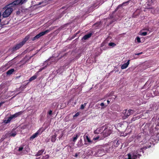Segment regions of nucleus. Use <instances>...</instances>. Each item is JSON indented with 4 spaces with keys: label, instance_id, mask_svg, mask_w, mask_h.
Instances as JSON below:
<instances>
[{
    "label": "nucleus",
    "instance_id": "nucleus-1",
    "mask_svg": "<svg viewBox=\"0 0 159 159\" xmlns=\"http://www.w3.org/2000/svg\"><path fill=\"white\" fill-rule=\"evenodd\" d=\"M28 36H26L23 40L19 43L17 44L14 46L12 48V51L13 52L16 51L21 48L25 44V42L29 39Z\"/></svg>",
    "mask_w": 159,
    "mask_h": 159
},
{
    "label": "nucleus",
    "instance_id": "nucleus-2",
    "mask_svg": "<svg viewBox=\"0 0 159 159\" xmlns=\"http://www.w3.org/2000/svg\"><path fill=\"white\" fill-rule=\"evenodd\" d=\"M12 7L9 6L8 4L3 8L4 9L7 8L2 14V16L3 18L8 17L11 14L13 10Z\"/></svg>",
    "mask_w": 159,
    "mask_h": 159
},
{
    "label": "nucleus",
    "instance_id": "nucleus-3",
    "mask_svg": "<svg viewBox=\"0 0 159 159\" xmlns=\"http://www.w3.org/2000/svg\"><path fill=\"white\" fill-rule=\"evenodd\" d=\"M104 129L102 132V135H103L102 138L100 139H101L103 138H105L109 135L111 133V130L109 128L104 127Z\"/></svg>",
    "mask_w": 159,
    "mask_h": 159
},
{
    "label": "nucleus",
    "instance_id": "nucleus-4",
    "mask_svg": "<svg viewBox=\"0 0 159 159\" xmlns=\"http://www.w3.org/2000/svg\"><path fill=\"white\" fill-rule=\"evenodd\" d=\"M27 2L26 0H16L8 4L9 6L13 7L19 4H22Z\"/></svg>",
    "mask_w": 159,
    "mask_h": 159
},
{
    "label": "nucleus",
    "instance_id": "nucleus-5",
    "mask_svg": "<svg viewBox=\"0 0 159 159\" xmlns=\"http://www.w3.org/2000/svg\"><path fill=\"white\" fill-rule=\"evenodd\" d=\"M49 32V30H47L41 32L39 34L36 35L35 36L32 38V40L34 41L36 39L39 38L40 37L43 36L47 33H48Z\"/></svg>",
    "mask_w": 159,
    "mask_h": 159
},
{
    "label": "nucleus",
    "instance_id": "nucleus-6",
    "mask_svg": "<svg viewBox=\"0 0 159 159\" xmlns=\"http://www.w3.org/2000/svg\"><path fill=\"white\" fill-rule=\"evenodd\" d=\"M134 111L133 110H126L124 115L126 118H127L129 116L133 114Z\"/></svg>",
    "mask_w": 159,
    "mask_h": 159
},
{
    "label": "nucleus",
    "instance_id": "nucleus-7",
    "mask_svg": "<svg viewBox=\"0 0 159 159\" xmlns=\"http://www.w3.org/2000/svg\"><path fill=\"white\" fill-rule=\"evenodd\" d=\"M104 126H102V127L99 128H97L96 130H94V133L95 134H98L100 133L101 135H102V132L103 131V129Z\"/></svg>",
    "mask_w": 159,
    "mask_h": 159
},
{
    "label": "nucleus",
    "instance_id": "nucleus-8",
    "mask_svg": "<svg viewBox=\"0 0 159 159\" xmlns=\"http://www.w3.org/2000/svg\"><path fill=\"white\" fill-rule=\"evenodd\" d=\"M23 113L22 111H20L17 112L13 115H12L11 116V118L12 119L13 118H15L21 115Z\"/></svg>",
    "mask_w": 159,
    "mask_h": 159
},
{
    "label": "nucleus",
    "instance_id": "nucleus-9",
    "mask_svg": "<svg viewBox=\"0 0 159 159\" xmlns=\"http://www.w3.org/2000/svg\"><path fill=\"white\" fill-rule=\"evenodd\" d=\"M130 60H129L126 63L123 64L121 67L122 69H124L126 68L129 64Z\"/></svg>",
    "mask_w": 159,
    "mask_h": 159
},
{
    "label": "nucleus",
    "instance_id": "nucleus-10",
    "mask_svg": "<svg viewBox=\"0 0 159 159\" xmlns=\"http://www.w3.org/2000/svg\"><path fill=\"white\" fill-rule=\"evenodd\" d=\"M84 139L85 140V138H86L87 142L90 144L94 143L93 142V141H92L90 140V138L88 136V135H85V134L84 136Z\"/></svg>",
    "mask_w": 159,
    "mask_h": 159
},
{
    "label": "nucleus",
    "instance_id": "nucleus-11",
    "mask_svg": "<svg viewBox=\"0 0 159 159\" xmlns=\"http://www.w3.org/2000/svg\"><path fill=\"white\" fill-rule=\"evenodd\" d=\"M92 35L91 33H89L87 34L84 36L82 38V39L83 40H86L90 38Z\"/></svg>",
    "mask_w": 159,
    "mask_h": 159
},
{
    "label": "nucleus",
    "instance_id": "nucleus-12",
    "mask_svg": "<svg viewBox=\"0 0 159 159\" xmlns=\"http://www.w3.org/2000/svg\"><path fill=\"white\" fill-rule=\"evenodd\" d=\"M133 157H134L136 158V159L137 157H138L139 158L140 157H141L142 156L141 154L134 152L133 153Z\"/></svg>",
    "mask_w": 159,
    "mask_h": 159
},
{
    "label": "nucleus",
    "instance_id": "nucleus-13",
    "mask_svg": "<svg viewBox=\"0 0 159 159\" xmlns=\"http://www.w3.org/2000/svg\"><path fill=\"white\" fill-rule=\"evenodd\" d=\"M44 149H42L41 150L39 151L36 154L35 156L37 157L41 155L44 152Z\"/></svg>",
    "mask_w": 159,
    "mask_h": 159
},
{
    "label": "nucleus",
    "instance_id": "nucleus-14",
    "mask_svg": "<svg viewBox=\"0 0 159 159\" xmlns=\"http://www.w3.org/2000/svg\"><path fill=\"white\" fill-rule=\"evenodd\" d=\"M12 120V118H11V116L9 117L7 119V120H4L3 122L6 124H8Z\"/></svg>",
    "mask_w": 159,
    "mask_h": 159
},
{
    "label": "nucleus",
    "instance_id": "nucleus-15",
    "mask_svg": "<svg viewBox=\"0 0 159 159\" xmlns=\"http://www.w3.org/2000/svg\"><path fill=\"white\" fill-rule=\"evenodd\" d=\"M14 71L15 70L14 68L11 69L7 71V75H11Z\"/></svg>",
    "mask_w": 159,
    "mask_h": 159
},
{
    "label": "nucleus",
    "instance_id": "nucleus-16",
    "mask_svg": "<svg viewBox=\"0 0 159 159\" xmlns=\"http://www.w3.org/2000/svg\"><path fill=\"white\" fill-rule=\"evenodd\" d=\"M8 137H9V133H7L5 134V135H3L2 136V137L1 139V140L2 141H3L5 139L7 138Z\"/></svg>",
    "mask_w": 159,
    "mask_h": 159
},
{
    "label": "nucleus",
    "instance_id": "nucleus-17",
    "mask_svg": "<svg viewBox=\"0 0 159 159\" xmlns=\"http://www.w3.org/2000/svg\"><path fill=\"white\" fill-rule=\"evenodd\" d=\"M57 136V134H55L54 135L52 136L51 141L52 142H54L55 141Z\"/></svg>",
    "mask_w": 159,
    "mask_h": 159
},
{
    "label": "nucleus",
    "instance_id": "nucleus-18",
    "mask_svg": "<svg viewBox=\"0 0 159 159\" xmlns=\"http://www.w3.org/2000/svg\"><path fill=\"white\" fill-rule=\"evenodd\" d=\"M38 135V134H37V133H36V132L33 134L32 136H31L30 138V140L33 139L34 138H36Z\"/></svg>",
    "mask_w": 159,
    "mask_h": 159
},
{
    "label": "nucleus",
    "instance_id": "nucleus-19",
    "mask_svg": "<svg viewBox=\"0 0 159 159\" xmlns=\"http://www.w3.org/2000/svg\"><path fill=\"white\" fill-rule=\"evenodd\" d=\"M77 145L79 147H81L83 145V141L82 139H80Z\"/></svg>",
    "mask_w": 159,
    "mask_h": 159
},
{
    "label": "nucleus",
    "instance_id": "nucleus-20",
    "mask_svg": "<svg viewBox=\"0 0 159 159\" xmlns=\"http://www.w3.org/2000/svg\"><path fill=\"white\" fill-rule=\"evenodd\" d=\"M127 155L128 156V159H136L134 157H133V155H132V156L129 153L127 154Z\"/></svg>",
    "mask_w": 159,
    "mask_h": 159
},
{
    "label": "nucleus",
    "instance_id": "nucleus-21",
    "mask_svg": "<svg viewBox=\"0 0 159 159\" xmlns=\"http://www.w3.org/2000/svg\"><path fill=\"white\" fill-rule=\"evenodd\" d=\"M37 78V76L36 75H34L33 76H32L29 79V80L30 81H32L35 79Z\"/></svg>",
    "mask_w": 159,
    "mask_h": 159
},
{
    "label": "nucleus",
    "instance_id": "nucleus-22",
    "mask_svg": "<svg viewBox=\"0 0 159 159\" xmlns=\"http://www.w3.org/2000/svg\"><path fill=\"white\" fill-rule=\"evenodd\" d=\"M16 134L17 133L16 132H14L13 133H9V137H15L16 135Z\"/></svg>",
    "mask_w": 159,
    "mask_h": 159
},
{
    "label": "nucleus",
    "instance_id": "nucleus-23",
    "mask_svg": "<svg viewBox=\"0 0 159 159\" xmlns=\"http://www.w3.org/2000/svg\"><path fill=\"white\" fill-rule=\"evenodd\" d=\"M148 2L150 5L153 4L156 2V0H148Z\"/></svg>",
    "mask_w": 159,
    "mask_h": 159
},
{
    "label": "nucleus",
    "instance_id": "nucleus-24",
    "mask_svg": "<svg viewBox=\"0 0 159 159\" xmlns=\"http://www.w3.org/2000/svg\"><path fill=\"white\" fill-rule=\"evenodd\" d=\"M43 130L42 129H39L36 132L38 135L41 134L43 132Z\"/></svg>",
    "mask_w": 159,
    "mask_h": 159
},
{
    "label": "nucleus",
    "instance_id": "nucleus-25",
    "mask_svg": "<svg viewBox=\"0 0 159 159\" xmlns=\"http://www.w3.org/2000/svg\"><path fill=\"white\" fill-rule=\"evenodd\" d=\"M78 137V136L77 135H75L73 137V139L72 140L74 142H75L77 140Z\"/></svg>",
    "mask_w": 159,
    "mask_h": 159
},
{
    "label": "nucleus",
    "instance_id": "nucleus-26",
    "mask_svg": "<svg viewBox=\"0 0 159 159\" xmlns=\"http://www.w3.org/2000/svg\"><path fill=\"white\" fill-rule=\"evenodd\" d=\"M141 152H143V153H144V151L143 150V148H141L139 149H138L137 150L134 152H136L137 153Z\"/></svg>",
    "mask_w": 159,
    "mask_h": 159
},
{
    "label": "nucleus",
    "instance_id": "nucleus-27",
    "mask_svg": "<svg viewBox=\"0 0 159 159\" xmlns=\"http://www.w3.org/2000/svg\"><path fill=\"white\" fill-rule=\"evenodd\" d=\"M147 32H140L139 35L143 36H145L147 35Z\"/></svg>",
    "mask_w": 159,
    "mask_h": 159
},
{
    "label": "nucleus",
    "instance_id": "nucleus-28",
    "mask_svg": "<svg viewBox=\"0 0 159 159\" xmlns=\"http://www.w3.org/2000/svg\"><path fill=\"white\" fill-rule=\"evenodd\" d=\"M108 45L113 47L115 46L116 45V44L114 43L110 42L108 43Z\"/></svg>",
    "mask_w": 159,
    "mask_h": 159
},
{
    "label": "nucleus",
    "instance_id": "nucleus-29",
    "mask_svg": "<svg viewBox=\"0 0 159 159\" xmlns=\"http://www.w3.org/2000/svg\"><path fill=\"white\" fill-rule=\"evenodd\" d=\"M130 0L127 1H126V2H123L121 5H120L121 6H125V4H126L127 5V4H128L129 2H130Z\"/></svg>",
    "mask_w": 159,
    "mask_h": 159
},
{
    "label": "nucleus",
    "instance_id": "nucleus-30",
    "mask_svg": "<svg viewBox=\"0 0 159 159\" xmlns=\"http://www.w3.org/2000/svg\"><path fill=\"white\" fill-rule=\"evenodd\" d=\"M87 104L86 103H84L83 104H82L81 105V107H80V109L81 110H83L84 109V107H85Z\"/></svg>",
    "mask_w": 159,
    "mask_h": 159
},
{
    "label": "nucleus",
    "instance_id": "nucleus-31",
    "mask_svg": "<svg viewBox=\"0 0 159 159\" xmlns=\"http://www.w3.org/2000/svg\"><path fill=\"white\" fill-rule=\"evenodd\" d=\"M100 138L99 135H98L96 137H94L93 139V140L94 141H95L96 140H98Z\"/></svg>",
    "mask_w": 159,
    "mask_h": 159
},
{
    "label": "nucleus",
    "instance_id": "nucleus-32",
    "mask_svg": "<svg viewBox=\"0 0 159 159\" xmlns=\"http://www.w3.org/2000/svg\"><path fill=\"white\" fill-rule=\"evenodd\" d=\"M135 39L137 40V42L139 43H140L141 42L140 39L139 37H137Z\"/></svg>",
    "mask_w": 159,
    "mask_h": 159
},
{
    "label": "nucleus",
    "instance_id": "nucleus-33",
    "mask_svg": "<svg viewBox=\"0 0 159 159\" xmlns=\"http://www.w3.org/2000/svg\"><path fill=\"white\" fill-rule=\"evenodd\" d=\"M155 129L157 130L159 129V123L155 127Z\"/></svg>",
    "mask_w": 159,
    "mask_h": 159
},
{
    "label": "nucleus",
    "instance_id": "nucleus-34",
    "mask_svg": "<svg viewBox=\"0 0 159 159\" xmlns=\"http://www.w3.org/2000/svg\"><path fill=\"white\" fill-rule=\"evenodd\" d=\"M49 157V155L48 154L46 155L44 157V159H48Z\"/></svg>",
    "mask_w": 159,
    "mask_h": 159
},
{
    "label": "nucleus",
    "instance_id": "nucleus-35",
    "mask_svg": "<svg viewBox=\"0 0 159 159\" xmlns=\"http://www.w3.org/2000/svg\"><path fill=\"white\" fill-rule=\"evenodd\" d=\"M23 147H20L19 148L18 151L19 152L23 150Z\"/></svg>",
    "mask_w": 159,
    "mask_h": 159
},
{
    "label": "nucleus",
    "instance_id": "nucleus-36",
    "mask_svg": "<svg viewBox=\"0 0 159 159\" xmlns=\"http://www.w3.org/2000/svg\"><path fill=\"white\" fill-rule=\"evenodd\" d=\"M79 115V112L76 113L75 115L74 116V117H76L78 116Z\"/></svg>",
    "mask_w": 159,
    "mask_h": 159
},
{
    "label": "nucleus",
    "instance_id": "nucleus-37",
    "mask_svg": "<svg viewBox=\"0 0 159 159\" xmlns=\"http://www.w3.org/2000/svg\"><path fill=\"white\" fill-rule=\"evenodd\" d=\"M52 114V110H50V111L48 112V114H49V115H51Z\"/></svg>",
    "mask_w": 159,
    "mask_h": 159
},
{
    "label": "nucleus",
    "instance_id": "nucleus-38",
    "mask_svg": "<svg viewBox=\"0 0 159 159\" xmlns=\"http://www.w3.org/2000/svg\"><path fill=\"white\" fill-rule=\"evenodd\" d=\"M143 52H141L137 53L135 54V55H140L142 54H143Z\"/></svg>",
    "mask_w": 159,
    "mask_h": 159
},
{
    "label": "nucleus",
    "instance_id": "nucleus-39",
    "mask_svg": "<svg viewBox=\"0 0 159 159\" xmlns=\"http://www.w3.org/2000/svg\"><path fill=\"white\" fill-rule=\"evenodd\" d=\"M5 103V102H0V107L4 103Z\"/></svg>",
    "mask_w": 159,
    "mask_h": 159
},
{
    "label": "nucleus",
    "instance_id": "nucleus-40",
    "mask_svg": "<svg viewBox=\"0 0 159 159\" xmlns=\"http://www.w3.org/2000/svg\"><path fill=\"white\" fill-rule=\"evenodd\" d=\"M20 12L19 11H17L16 12V14L17 15L19 14H20Z\"/></svg>",
    "mask_w": 159,
    "mask_h": 159
},
{
    "label": "nucleus",
    "instance_id": "nucleus-41",
    "mask_svg": "<svg viewBox=\"0 0 159 159\" xmlns=\"http://www.w3.org/2000/svg\"><path fill=\"white\" fill-rule=\"evenodd\" d=\"M100 106H104V103H103V102H102L100 104Z\"/></svg>",
    "mask_w": 159,
    "mask_h": 159
},
{
    "label": "nucleus",
    "instance_id": "nucleus-42",
    "mask_svg": "<svg viewBox=\"0 0 159 159\" xmlns=\"http://www.w3.org/2000/svg\"><path fill=\"white\" fill-rule=\"evenodd\" d=\"M116 20V19H113V20L112 21H111L110 22V24H112L114 21H115Z\"/></svg>",
    "mask_w": 159,
    "mask_h": 159
},
{
    "label": "nucleus",
    "instance_id": "nucleus-43",
    "mask_svg": "<svg viewBox=\"0 0 159 159\" xmlns=\"http://www.w3.org/2000/svg\"><path fill=\"white\" fill-rule=\"evenodd\" d=\"M105 149H106V148H103L100 149V150L101 151L102 150H103V151Z\"/></svg>",
    "mask_w": 159,
    "mask_h": 159
},
{
    "label": "nucleus",
    "instance_id": "nucleus-44",
    "mask_svg": "<svg viewBox=\"0 0 159 159\" xmlns=\"http://www.w3.org/2000/svg\"><path fill=\"white\" fill-rule=\"evenodd\" d=\"M1 15H2L1 13V12H0V23L1 22Z\"/></svg>",
    "mask_w": 159,
    "mask_h": 159
},
{
    "label": "nucleus",
    "instance_id": "nucleus-45",
    "mask_svg": "<svg viewBox=\"0 0 159 159\" xmlns=\"http://www.w3.org/2000/svg\"><path fill=\"white\" fill-rule=\"evenodd\" d=\"M157 91L158 92V93H159V86L157 87Z\"/></svg>",
    "mask_w": 159,
    "mask_h": 159
},
{
    "label": "nucleus",
    "instance_id": "nucleus-46",
    "mask_svg": "<svg viewBox=\"0 0 159 159\" xmlns=\"http://www.w3.org/2000/svg\"><path fill=\"white\" fill-rule=\"evenodd\" d=\"M44 68H41V69H40L39 70V71H41L42 70H43V69Z\"/></svg>",
    "mask_w": 159,
    "mask_h": 159
},
{
    "label": "nucleus",
    "instance_id": "nucleus-47",
    "mask_svg": "<svg viewBox=\"0 0 159 159\" xmlns=\"http://www.w3.org/2000/svg\"><path fill=\"white\" fill-rule=\"evenodd\" d=\"M0 25H1V27H2L3 25H4L5 24H2V23H1V24H0Z\"/></svg>",
    "mask_w": 159,
    "mask_h": 159
},
{
    "label": "nucleus",
    "instance_id": "nucleus-48",
    "mask_svg": "<svg viewBox=\"0 0 159 159\" xmlns=\"http://www.w3.org/2000/svg\"><path fill=\"white\" fill-rule=\"evenodd\" d=\"M107 104H109V103L110 102V101H109V100H107Z\"/></svg>",
    "mask_w": 159,
    "mask_h": 159
},
{
    "label": "nucleus",
    "instance_id": "nucleus-49",
    "mask_svg": "<svg viewBox=\"0 0 159 159\" xmlns=\"http://www.w3.org/2000/svg\"><path fill=\"white\" fill-rule=\"evenodd\" d=\"M116 97L115 96V98H114V99L116 98Z\"/></svg>",
    "mask_w": 159,
    "mask_h": 159
},
{
    "label": "nucleus",
    "instance_id": "nucleus-50",
    "mask_svg": "<svg viewBox=\"0 0 159 159\" xmlns=\"http://www.w3.org/2000/svg\"><path fill=\"white\" fill-rule=\"evenodd\" d=\"M77 154H76V155H75V156H76V157H77Z\"/></svg>",
    "mask_w": 159,
    "mask_h": 159
},
{
    "label": "nucleus",
    "instance_id": "nucleus-51",
    "mask_svg": "<svg viewBox=\"0 0 159 159\" xmlns=\"http://www.w3.org/2000/svg\"><path fill=\"white\" fill-rule=\"evenodd\" d=\"M110 94H111H111H112V93H110Z\"/></svg>",
    "mask_w": 159,
    "mask_h": 159
}]
</instances>
